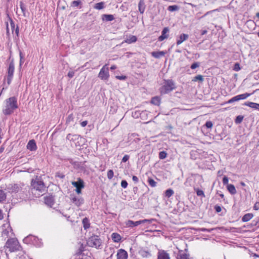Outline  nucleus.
Wrapping results in <instances>:
<instances>
[{
  "instance_id": "nucleus-1",
  "label": "nucleus",
  "mask_w": 259,
  "mask_h": 259,
  "mask_svg": "<svg viewBox=\"0 0 259 259\" xmlns=\"http://www.w3.org/2000/svg\"><path fill=\"white\" fill-rule=\"evenodd\" d=\"M18 108L17 98L12 97L7 99L5 109H3V112L6 115H9L13 113L14 110Z\"/></svg>"
},
{
  "instance_id": "nucleus-2",
  "label": "nucleus",
  "mask_w": 259,
  "mask_h": 259,
  "mask_svg": "<svg viewBox=\"0 0 259 259\" xmlns=\"http://www.w3.org/2000/svg\"><path fill=\"white\" fill-rule=\"evenodd\" d=\"M102 240L100 236L93 234L87 240L88 245L91 247H95L96 249H101L102 246Z\"/></svg>"
},
{
  "instance_id": "nucleus-3",
  "label": "nucleus",
  "mask_w": 259,
  "mask_h": 259,
  "mask_svg": "<svg viewBox=\"0 0 259 259\" xmlns=\"http://www.w3.org/2000/svg\"><path fill=\"white\" fill-rule=\"evenodd\" d=\"M5 247L9 248L11 252L20 250L21 248V246L18 240L14 238L8 239Z\"/></svg>"
},
{
  "instance_id": "nucleus-4",
  "label": "nucleus",
  "mask_w": 259,
  "mask_h": 259,
  "mask_svg": "<svg viewBox=\"0 0 259 259\" xmlns=\"http://www.w3.org/2000/svg\"><path fill=\"white\" fill-rule=\"evenodd\" d=\"M31 186L33 189L39 192L43 193L46 191V186L44 182L38 178L37 176L35 179L31 180Z\"/></svg>"
},
{
  "instance_id": "nucleus-5",
  "label": "nucleus",
  "mask_w": 259,
  "mask_h": 259,
  "mask_svg": "<svg viewBox=\"0 0 259 259\" xmlns=\"http://www.w3.org/2000/svg\"><path fill=\"white\" fill-rule=\"evenodd\" d=\"M153 219H144L136 222L128 220L125 222L126 226L128 227L133 228L141 224H150L152 223Z\"/></svg>"
},
{
  "instance_id": "nucleus-6",
  "label": "nucleus",
  "mask_w": 259,
  "mask_h": 259,
  "mask_svg": "<svg viewBox=\"0 0 259 259\" xmlns=\"http://www.w3.org/2000/svg\"><path fill=\"white\" fill-rule=\"evenodd\" d=\"M176 88L174 81L172 80H164L163 84V93L168 94Z\"/></svg>"
},
{
  "instance_id": "nucleus-7",
  "label": "nucleus",
  "mask_w": 259,
  "mask_h": 259,
  "mask_svg": "<svg viewBox=\"0 0 259 259\" xmlns=\"http://www.w3.org/2000/svg\"><path fill=\"white\" fill-rule=\"evenodd\" d=\"M98 77L102 80H108L109 77V68L107 64H105L100 70Z\"/></svg>"
},
{
  "instance_id": "nucleus-8",
  "label": "nucleus",
  "mask_w": 259,
  "mask_h": 259,
  "mask_svg": "<svg viewBox=\"0 0 259 259\" xmlns=\"http://www.w3.org/2000/svg\"><path fill=\"white\" fill-rule=\"evenodd\" d=\"M14 72V64L13 61H11L9 64V67L8 69V75H7V83L9 85L10 84L12 79L13 77V74Z\"/></svg>"
},
{
  "instance_id": "nucleus-9",
  "label": "nucleus",
  "mask_w": 259,
  "mask_h": 259,
  "mask_svg": "<svg viewBox=\"0 0 259 259\" xmlns=\"http://www.w3.org/2000/svg\"><path fill=\"white\" fill-rule=\"evenodd\" d=\"M251 95V94L246 93H244L243 94H240V95L236 96L232 98L229 100H228L227 101V103L230 104V103H233L234 102L238 101L240 100L245 99L247 97L250 96Z\"/></svg>"
},
{
  "instance_id": "nucleus-10",
  "label": "nucleus",
  "mask_w": 259,
  "mask_h": 259,
  "mask_svg": "<svg viewBox=\"0 0 259 259\" xmlns=\"http://www.w3.org/2000/svg\"><path fill=\"white\" fill-rule=\"evenodd\" d=\"M55 201V196L52 195H49L44 197L45 203L50 207H52L54 204Z\"/></svg>"
},
{
  "instance_id": "nucleus-11",
  "label": "nucleus",
  "mask_w": 259,
  "mask_h": 259,
  "mask_svg": "<svg viewBox=\"0 0 259 259\" xmlns=\"http://www.w3.org/2000/svg\"><path fill=\"white\" fill-rule=\"evenodd\" d=\"M128 257L127 252L123 249L118 250L117 253V259H127Z\"/></svg>"
},
{
  "instance_id": "nucleus-12",
  "label": "nucleus",
  "mask_w": 259,
  "mask_h": 259,
  "mask_svg": "<svg viewBox=\"0 0 259 259\" xmlns=\"http://www.w3.org/2000/svg\"><path fill=\"white\" fill-rule=\"evenodd\" d=\"M71 201L77 206H80L83 203V199L82 198H77L75 196L71 198Z\"/></svg>"
},
{
  "instance_id": "nucleus-13",
  "label": "nucleus",
  "mask_w": 259,
  "mask_h": 259,
  "mask_svg": "<svg viewBox=\"0 0 259 259\" xmlns=\"http://www.w3.org/2000/svg\"><path fill=\"white\" fill-rule=\"evenodd\" d=\"M27 148L31 151H35L36 150L37 147L36 143L34 140H30L28 142L27 145Z\"/></svg>"
},
{
  "instance_id": "nucleus-14",
  "label": "nucleus",
  "mask_w": 259,
  "mask_h": 259,
  "mask_svg": "<svg viewBox=\"0 0 259 259\" xmlns=\"http://www.w3.org/2000/svg\"><path fill=\"white\" fill-rule=\"evenodd\" d=\"M72 185L75 187L76 188H84V182L80 178L78 179L77 181H73L72 182Z\"/></svg>"
},
{
  "instance_id": "nucleus-15",
  "label": "nucleus",
  "mask_w": 259,
  "mask_h": 259,
  "mask_svg": "<svg viewBox=\"0 0 259 259\" xmlns=\"http://www.w3.org/2000/svg\"><path fill=\"white\" fill-rule=\"evenodd\" d=\"M38 240H39V239L38 238V237H36L35 236L32 235H30L27 236L24 239V241H25V242H27V241H30L33 243H37V242Z\"/></svg>"
},
{
  "instance_id": "nucleus-16",
  "label": "nucleus",
  "mask_w": 259,
  "mask_h": 259,
  "mask_svg": "<svg viewBox=\"0 0 259 259\" xmlns=\"http://www.w3.org/2000/svg\"><path fill=\"white\" fill-rule=\"evenodd\" d=\"M8 189L11 193H17L19 191L20 188L18 184H14L10 185L8 187Z\"/></svg>"
},
{
  "instance_id": "nucleus-17",
  "label": "nucleus",
  "mask_w": 259,
  "mask_h": 259,
  "mask_svg": "<svg viewBox=\"0 0 259 259\" xmlns=\"http://www.w3.org/2000/svg\"><path fill=\"white\" fill-rule=\"evenodd\" d=\"M188 37H189L188 34H185V33L181 34L180 35L179 39L177 41V45H179L181 44L184 41L187 40L188 38Z\"/></svg>"
},
{
  "instance_id": "nucleus-18",
  "label": "nucleus",
  "mask_w": 259,
  "mask_h": 259,
  "mask_svg": "<svg viewBox=\"0 0 259 259\" xmlns=\"http://www.w3.org/2000/svg\"><path fill=\"white\" fill-rule=\"evenodd\" d=\"M114 19V17L113 15L103 14L102 15V19L103 21H111Z\"/></svg>"
},
{
  "instance_id": "nucleus-19",
  "label": "nucleus",
  "mask_w": 259,
  "mask_h": 259,
  "mask_svg": "<svg viewBox=\"0 0 259 259\" xmlns=\"http://www.w3.org/2000/svg\"><path fill=\"white\" fill-rule=\"evenodd\" d=\"M177 259H190L189 254L184 252L182 250L179 251Z\"/></svg>"
},
{
  "instance_id": "nucleus-20",
  "label": "nucleus",
  "mask_w": 259,
  "mask_h": 259,
  "mask_svg": "<svg viewBox=\"0 0 259 259\" xmlns=\"http://www.w3.org/2000/svg\"><path fill=\"white\" fill-rule=\"evenodd\" d=\"M111 238L114 242H119L121 239V236L117 233H113Z\"/></svg>"
},
{
  "instance_id": "nucleus-21",
  "label": "nucleus",
  "mask_w": 259,
  "mask_h": 259,
  "mask_svg": "<svg viewBox=\"0 0 259 259\" xmlns=\"http://www.w3.org/2000/svg\"><path fill=\"white\" fill-rule=\"evenodd\" d=\"M253 217V214L251 213H248L244 214L242 218L243 222H247L250 220Z\"/></svg>"
},
{
  "instance_id": "nucleus-22",
  "label": "nucleus",
  "mask_w": 259,
  "mask_h": 259,
  "mask_svg": "<svg viewBox=\"0 0 259 259\" xmlns=\"http://www.w3.org/2000/svg\"><path fill=\"white\" fill-rule=\"evenodd\" d=\"M138 8L139 12L141 14H143L144 12L145 9V5L144 3V0H140L139 4H138Z\"/></svg>"
},
{
  "instance_id": "nucleus-23",
  "label": "nucleus",
  "mask_w": 259,
  "mask_h": 259,
  "mask_svg": "<svg viewBox=\"0 0 259 259\" xmlns=\"http://www.w3.org/2000/svg\"><path fill=\"white\" fill-rule=\"evenodd\" d=\"M227 190L232 195H234L237 193L236 188L233 184H228Z\"/></svg>"
},
{
  "instance_id": "nucleus-24",
  "label": "nucleus",
  "mask_w": 259,
  "mask_h": 259,
  "mask_svg": "<svg viewBox=\"0 0 259 259\" xmlns=\"http://www.w3.org/2000/svg\"><path fill=\"white\" fill-rule=\"evenodd\" d=\"M151 103L154 105H159L160 104V98L158 96L153 97L151 99Z\"/></svg>"
},
{
  "instance_id": "nucleus-25",
  "label": "nucleus",
  "mask_w": 259,
  "mask_h": 259,
  "mask_svg": "<svg viewBox=\"0 0 259 259\" xmlns=\"http://www.w3.org/2000/svg\"><path fill=\"white\" fill-rule=\"evenodd\" d=\"M82 223L83 226V228L85 230H87L90 227V221L87 218H84L83 219Z\"/></svg>"
},
{
  "instance_id": "nucleus-26",
  "label": "nucleus",
  "mask_w": 259,
  "mask_h": 259,
  "mask_svg": "<svg viewBox=\"0 0 259 259\" xmlns=\"http://www.w3.org/2000/svg\"><path fill=\"white\" fill-rule=\"evenodd\" d=\"M137 40V38L135 35H132L130 37L125 40V42L127 44H132L135 42Z\"/></svg>"
},
{
  "instance_id": "nucleus-27",
  "label": "nucleus",
  "mask_w": 259,
  "mask_h": 259,
  "mask_svg": "<svg viewBox=\"0 0 259 259\" xmlns=\"http://www.w3.org/2000/svg\"><path fill=\"white\" fill-rule=\"evenodd\" d=\"M244 105L248 106L250 108L256 109V106L257 105V103L251 102H246L243 104Z\"/></svg>"
},
{
  "instance_id": "nucleus-28",
  "label": "nucleus",
  "mask_w": 259,
  "mask_h": 259,
  "mask_svg": "<svg viewBox=\"0 0 259 259\" xmlns=\"http://www.w3.org/2000/svg\"><path fill=\"white\" fill-rule=\"evenodd\" d=\"M151 54L155 58H160L162 57V51L152 52Z\"/></svg>"
},
{
  "instance_id": "nucleus-29",
  "label": "nucleus",
  "mask_w": 259,
  "mask_h": 259,
  "mask_svg": "<svg viewBox=\"0 0 259 259\" xmlns=\"http://www.w3.org/2000/svg\"><path fill=\"white\" fill-rule=\"evenodd\" d=\"M6 194L3 190H0V202H3L6 199Z\"/></svg>"
},
{
  "instance_id": "nucleus-30",
  "label": "nucleus",
  "mask_w": 259,
  "mask_h": 259,
  "mask_svg": "<svg viewBox=\"0 0 259 259\" xmlns=\"http://www.w3.org/2000/svg\"><path fill=\"white\" fill-rule=\"evenodd\" d=\"M180 9L179 6L177 5L169 6L167 8V10L170 12H174L178 11Z\"/></svg>"
},
{
  "instance_id": "nucleus-31",
  "label": "nucleus",
  "mask_w": 259,
  "mask_h": 259,
  "mask_svg": "<svg viewBox=\"0 0 259 259\" xmlns=\"http://www.w3.org/2000/svg\"><path fill=\"white\" fill-rule=\"evenodd\" d=\"M104 3L103 2L97 3L94 6V8L97 10H102L104 8Z\"/></svg>"
},
{
  "instance_id": "nucleus-32",
  "label": "nucleus",
  "mask_w": 259,
  "mask_h": 259,
  "mask_svg": "<svg viewBox=\"0 0 259 259\" xmlns=\"http://www.w3.org/2000/svg\"><path fill=\"white\" fill-rule=\"evenodd\" d=\"M174 194V192L172 189H168L165 192V196L167 198H169Z\"/></svg>"
},
{
  "instance_id": "nucleus-33",
  "label": "nucleus",
  "mask_w": 259,
  "mask_h": 259,
  "mask_svg": "<svg viewBox=\"0 0 259 259\" xmlns=\"http://www.w3.org/2000/svg\"><path fill=\"white\" fill-rule=\"evenodd\" d=\"M73 120H74V116H73V114H69L66 119V124H68L70 123L71 122L73 121Z\"/></svg>"
},
{
  "instance_id": "nucleus-34",
  "label": "nucleus",
  "mask_w": 259,
  "mask_h": 259,
  "mask_svg": "<svg viewBox=\"0 0 259 259\" xmlns=\"http://www.w3.org/2000/svg\"><path fill=\"white\" fill-rule=\"evenodd\" d=\"M194 190L196 191L197 196L205 197V196L202 190H200L198 188H194Z\"/></svg>"
},
{
  "instance_id": "nucleus-35",
  "label": "nucleus",
  "mask_w": 259,
  "mask_h": 259,
  "mask_svg": "<svg viewBox=\"0 0 259 259\" xmlns=\"http://www.w3.org/2000/svg\"><path fill=\"white\" fill-rule=\"evenodd\" d=\"M81 4V1L80 0L74 1L71 2V6L72 7H76Z\"/></svg>"
},
{
  "instance_id": "nucleus-36",
  "label": "nucleus",
  "mask_w": 259,
  "mask_h": 259,
  "mask_svg": "<svg viewBox=\"0 0 259 259\" xmlns=\"http://www.w3.org/2000/svg\"><path fill=\"white\" fill-rule=\"evenodd\" d=\"M169 31V29L168 27H164L163 29V40L165 39V38H168V35L167 34V33Z\"/></svg>"
},
{
  "instance_id": "nucleus-37",
  "label": "nucleus",
  "mask_w": 259,
  "mask_h": 259,
  "mask_svg": "<svg viewBox=\"0 0 259 259\" xmlns=\"http://www.w3.org/2000/svg\"><path fill=\"white\" fill-rule=\"evenodd\" d=\"M9 21H10V27H11V30H12V32L13 33L14 32V30L16 28H15V23H14V22L13 21V20H12V19L11 17H9Z\"/></svg>"
},
{
  "instance_id": "nucleus-38",
  "label": "nucleus",
  "mask_w": 259,
  "mask_h": 259,
  "mask_svg": "<svg viewBox=\"0 0 259 259\" xmlns=\"http://www.w3.org/2000/svg\"><path fill=\"white\" fill-rule=\"evenodd\" d=\"M203 76L201 75H198L196 76H195L193 79L192 81H196L197 80L200 81V82H202L203 81Z\"/></svg>"
},
{
  "instance_id": "nucleus-39",
  "label": "nucleus",
  "mask_w": 259,
  "mask_h": 259,
  "mask_svg": "<svg viewBox=\"0 0 259 259\" xmlns=\"http://www.w3.org/2000/svg\"><path fill=\"white\" fill-rule=\"evenodd\" d=\"M243 118H244V116L242 115L237 116L235 119V122L236 124H239V123H241L243 119Z\"/></svg>"
},
{
  "instance_id": "nucleus-40",
  "label": "nucleus",
  "mask_w": 259,
  "mask_h": 259,
  "mask_svg": "<svg viewBox=\"0 0 259 259\" xmlns=\"http://www.w3.org/2000/svg\"><path fill=\"white\" fill-rule=\"evenodd\" d=\"M148 183L150 186L154 187L156 186V182L152 178H148Z\"/></svg>"
},
{
  "instance_id": "nucleus-41",
  "label": "nucleus",
  "mask_w": 259,
  "mask_h": 259,
  "mask_svg": "<svg viewBox=\"0 0 259 259\" xmlns=\"http://www.w3.org/2000/svg\"><path fill=\"white\" fill-rule=\"evenodd\" d=\"M20 9L23 14V15L25 16L26 8H25V6L24 3L22 2H20Z\"/></svg>"
},
{
  "instance_id": "nucleus-42",
  "label": "nucleus",
  "mask_w": 259,
  "mask_h": 259,
  "mask_svg": "<svg viewBox=\"0 0 259 259\" xmlns=\"http://www.w3.org/2000/svg\"><path fill=\"white\" fill-rule=\"evenodd\" d=\"M107 178L109 179V180H111L113 178V176H114V172L113 171V170L112 169H110L107 172Z\"/></svg>"
},
{
  "instance_id": "nucleus-43",
  "label": "nucleus",
  "mask_w": 259,
  "mask_h": 259,
  "mask_svg": "<svg viewBox=\"0 0 259 259\" xmlns=\"http://www.w3.org/2000/svg\"><path fill=\"white\" fill-rule=\"evenodd\" d=\"M19 56H20V65H19L21 67L22 64L24 62V58L23 56V54L21 51H20V52H19Z\"/></svg>"
},
{
  "instance_id": "nucleus-44",
  "label": "nucleus",
  "mask_w": 259,
  "mask_h": 259,
  "mask_svg": "<svg viewBox=\"0 0 259 259\" xmlns=\"http://www.w3.org/2000/svg\"><path fill=\"white\" fill-rule=\"evenodd\" d=\"M241 69L240 64L238 63H235L233 67V70L236 71H238Z\"/></svg>"
},
{
  "instance_id": "nucleus-45",
  "label": "nucleus",
  "mask_w": 259,
  "mask_h": 259,
  "mask_svg": "<svg viewBox=\"0 0 259 259\" xmlns=\"http://www.w3.org/2000/svg\"><path fill=\"white\" fill-rule=\"evenodd\" d=\"M200 66V63L199 62H194L191 65V68L192 69H195L197 67H198Z\"/></svg>"
},
{
  "instance_id": "nucleus-46",
  "label": "nucleus",
  "mask_w": 259,
  "mask_h": 259,
  "mask_svg": "<svg viewBox=\"0 0 259 259\" xmlns=\"http://www.w3.org/2000/svg\"><path fill=\"white\" fill-rule=\"evenodd\" d=\"M246 25H248L251 27H254L255 26V23L253 21L249 20L247 21V22L246 23Z\"/></svg>"
},
{
  "instance_id": "nucleus-47",
  "label": "nucleus",
  "mask_w": 259,
  "mask_h": 259,
  "mask_svg": "<svg viewBox=\"0 0 259 259\" xmlns=\"http://www.w3.org/2000/svg\"><path fill=\"white\" fill-rule=\"evenodd\" d=\"M205 126L208 128H211L213 126V123L211 121H207L205 124Z\"/></svg>"
},
{
  "instance_id": "nucleus-48",
  "label": "nucleus",
  "mask_w": 259,
  "mask_h": 259,
  "mask_svg": "<svg viewBox=\"0 0 259 259\" xmlns=\"http://www.w3.org/2000/svg\"><path fill=\"white\" fill-rule=\"evenodd\" d=\"M163 259H170L169 254L163 250Z\"/></svg>"
},
{
  "instance_id": "nucleus-49",
  "label": "nucleus",
  "mask_w": 259,
  "mask_h": 259,
  "mask_svg": "<svg viewBox=\"0 0 259 259\" xmlns=\"http://www.w3.org/2000/svg\"><path fill=\"white\" fill-rule=\"evenodd\" d=\"M115 78L119 80H125L127 78V76L125 75H116Z\"/></svg>"
},
{
  "instance_id": "nucleus-50",
  "label": "nucleus",
  "mask_w": 259,
  "mask_h": 259,
  "mask_svg": "<svg viewBox=\"0 0 259 259\" xmlns=\"http://www.w3.org/2000/svg\"><path fill=\"white\" fill-rule=\"evenodd\" d=\"M127 185V182L125 180H122L121 182V186L123 188H126Z\"/></svg>"
},
{
  "instance_id": "nucleus-51",
  "label": "nucleus",
  "mask_w": 259,
  "mask_h": 259,
  "mask_svg": "<svg viewBox=\"0 0 259 259\" xmlns=\"http://www.w3.org/2000/svg\"><path fill=\"white\" fill-rule=\"evenodd\" d=\"M55 177L60 178L61 179H64L65 175L62 173H60V172H57L56 173Z\"/></svg>"
},
{
  "instance_id": "nucleus-52",
  "label": "nucleus",
  "mask_w": 259,
  "mask_h": 259,
  "mask_svg": "<svg viewBox=\"0 0 259 259\" xmlns=\"http://www.w3.org/2000/svg\"><path fill=\"white\" fill-rule=\"evenodd\" d=\"M214 209L217 212H220L222 211V208L220 206L216 205L214 207Z\"/></svg>"
},
{
  "instance_id": "nucleus-53",
  "label": "nucleus",
  "mask_w": 259,
  "mask_h": 259,
  "mask_svg": "<svg viewBox=\"0 0 259 259\" xmlns=\"http://www.w3.org/2000/svg\"><path fill=\"white\" fill-rule=\"evenodd\" d=\"M228 182H229L228 178L227 176H225L223 177V184L224 185L228 184Z\"/></svg>"
},
{
  "instance_id": "nucleus-54",
  "label": "nucleus",
  "mask_w": 259,
  "mask_h": 259,
  "mask_svg": "<svg viewBox=\"0 0 259 259\" xmlns=\"http://www.w3.org/2000/svg\"><path fill=\"white\" fill-rule=\"evenodd\" d=\"M129 158H130V156L128 155H125L122 159V162H126L129 159Z\"/></svg>"
},
{
  "instance_id": "nucleus-55",
  "label": "nucleus",
  "mask_w": 259,
  "mask_h": 259,
  "mask_svg": "<svg viewBox=\"0 0 259 259\" xmlns=\"http://www.w3.org/2000/svg\"><path fill=\"white\" fill-rule=\"evenodd\" d=\"M258 222H259V218L256 221L253 220L252 221V223L249 226H250L251 227L255 226L257 225V224L258 223Z\"/></svg>"
},
{
  "instance_id": "nucleus-56",
  "label": "nucleus",
  "mask_w": 259,
  "mask_h": 259,
  "mask_svg": "<svg viewBox=\"0 0 259 259\" xmlns=\"http://www.w3.org/2000/svg\"><path fill=\"white\" fill-rule=\"evenodd\" d=\"M67 75L70 78H71L74 75V72L73 71H70L68 72Z\"/></svg>"
},
{
  "instance_id": "nucleus-57",
  "label": "nucleus",
  "mask_w": 259,
  "mask_h": 259,
  "mask_svg": "<svg viewBox=\"0 0 259 259\" xmlns=\"http://www.w3.org/2000/svg\"><path fill=\"white\" fill-rule=\"evenodd\" d=\"M14 32L16 34L17 36H19V28L18 26H17L15 29L14 30Z\"/></svg>"
},
{
  "instance_id": "nucleus-58",
  "label": "nucleus",
  "mask_w": 259,
  "mask_h": 259,
  "mask_svg": "<svg viewBox=\"0 0 259 259\" xmlns=\"http://www.w3.org/2000/svg\"><path fill=\"white\" fill-rule=\"evenodd\" d=\"M133 181L135 183H138L139 181L138 178L136 176H133L132 177Z\"/></svg>"
},
{
  "instance_id": "nucleus-59",
  "label": "nucleus",
  "mask_w": 259,
  "mask_h": 259,
  "mask_svg": "<svg viewBox=\"0 0 259 259\" xmlns=\"http://www.w3.org/2000/svg\"><path fill=\"white\" fill-rule=\"evenodd\" d=\"M87 124H88V121L87 120L83 121L82 122H81L80 123V125L82 127H85L87 125Z\"/></svg>"
},
{
  "instance_id": "nucleus-60",
  "label": "nucleus",
  "mask_w": 259,
  "mask_h": 259,
  "mask_svg": "<svg viewBox=\"0 0 259 259\" xmlns=\"http://www.w3.org/2000/svg\"><path fill=\"white\" fill-rule=\"evenodd\" d=\"M141 113H140L139 111H136L135 113H133V116H136V117H138L139 115H141Z\"/></svg>"
},
{
  "instance_id": "nucleus-61",
  "label": "nucleus",
  "mask_w": 259,
  "mask_h": 259,
  "mask_svg": "<svg viewBox=\"0 0 259 259\" xmlns=\"http://www.w3.org/2000/svg\"><path fill=\"white\" fill-rule=\"evenodd\" d=\"M83 188H76L75 189V191L76 192V193L77 194H80L81 192V189H82Z\"/></svg>"
},
{
  "instance_id": "nucleus-62",
  "label": "nucleus",
  "mask_w": 259,
  "mask_h": 259,
  "mask_svg": "<svg viewBox=\"0 0 259 259\" xmlns=\"http://www.w3.org/2000/svg\"><path fill=\"white\" fill-rule=\"evenodd\" d=\"M6 27H7V35L8 36L10 35V31L8 27V23L6 22Z\"/></svg>"
},
{
  "instance_id": "nucleus-63",
  "label": "nucleus",
  "mask_w": 259,
  "mask_h": 259,
  "mask_svg": "<svg viewBox=\"0 0 259 259\" xmlns=\"http://www.w3.org/2000/svg\"><path fill=\"white\" fill-rule=\"evenodd\" d=\"M213 229H210V230H208L207 229H206V228H201V230L203 232H205V231H207L208 232H211V230H212Z\"/></svg>"
},
{
  "instance_id": "nucleus-64",
  "label": "nucleus",
  "mask_w": 259,
  "mask_h": 259,
  "mask_svg": "<svg viewBox=\"0 0 259 259\" xmlns=\"http://www.w3.org/2000/svg\"><path fill=\"white\" fill-rule=\"evenodd\" d=\"M158 259H162V252L160 250L158 252Z\"/></svg>"
}]
</instances>
